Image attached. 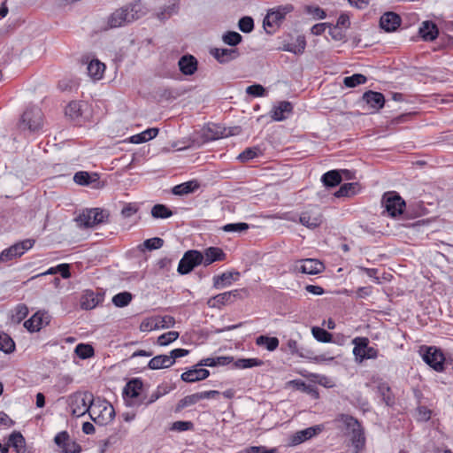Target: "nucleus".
<instances>
[{"label":"nucleus","mask_w":453,"mask_h":453,"mask_svg":"<svg viewBox=\"0 0 453 453\" xmlns=\"http://www.w3.org/2000/svg\"><path fill=\"white\" fill-rule=\"evenodd\" d=\"M73 180L78 185L88 186L91 182V177L87 172H77L73 176Z\"/></svg>","instance_id":"57"},{"label":"nucleus","mask_w":453,"mask_h":453,"mask_svg":"<svg viewBox=\"0 0 453 453\" xmlns=\"http://www.w3.org/2000/svg\"><path fill=\"white\" fill-rule=\"evenodd\" d=\"M143 383L141 379L134 378L131 379L124 388L123 395L125 398H130L127 400L128 405H134L133 399L137 398L142 389Z\"/></svg>","instance_id":"15"},{"label":"nucleus","mask_w":453,"mask_h":453,"mask_svg":"<svg viewBox=\"0 0 453 453\" xmlns=\"http://www.w3.org/2000/svg\"><path fill=\"white\" fill-rule=\"evenodd\" d=\"M173 214V211L165 204L157 203L151 208V216L155 219H167Z\"/></svg>","instance_id":"41"},{"label":"nucleus","mask_w":453,"mask_h":453,"mask_svg":"<svg viewBox=\"0 0 453 453\" xmlns=\"http://www.w3.org/2000/svg\"><path fill=\"white\" fill-rule=\"evenodd\" d=\"M11 250H13L12 245L1 252L0 262H9L12 261V259L19 257L16 255V252Z\"/></svg>","instance_id":"62"},{"label":"nucleus","mask_w":453,"mask_h":453,"mask_svg":"<svg viewBox=\"0 0 453 453\" xmlns=\"http://www.w3.org/2000/svg\"><path fill=\"white\" fill-rule=\"evenodd\" d=\"M257 345L265 348L269 351L276 349L279 346V339L277 337H270L267 335H259L256 339Z\"/></svg>","instance_id":"35"},{"label":"nucleus","mask_w":453,"mask_h":453,"mask_svg":"<svg viewBox=\"0 0 453 453\" xmlns=\"http://www.w3.org/2000/svg\"><path fill=\"white\" fill-rule=\"evenodd\" d=\"M70 440V436L66 431H62L57 434L54 438L55 443L62 449L63 446Z\"/></svg>","instance_id":"63"},{"label":"nucleus","mask_w":453,"mask_h":453,"mask_svg":"<svg viewBox=\"0 0 453 453\" xmlns=\"http://www.w3.org/2000/svg\"><path fill=\"white\" fill-rule=\"evenodd\" d=\"M250 228V225L245 222L229 223L222 226L223 231L227 233H242Z\"/></svg>","instance_id":"50"},{"label":"nucleus","mask_w":453,"mask_h":453,"mask_svg":"<svg viewBox=\"0 0 453 453\" xmlns=\"http://www.w3.org/2000/svg\"><path fill=\"white\" fill-rule=\"evenodd\" d=\"M104 293L87 289L81 298V307L87 311L92 310L104 301Z\"/></svg>","instance_id":"13"},{"label":"nucleus","mask_w":453,"mask_h":453,"mask_svg":"<svg viewBox=\"0 0 453 453\" xmlns=\"http://www.w3.org/2000/svg\"><path fill=\"white\" fill-rule=\"evenodd\" d=\"M90 418L99 426L109 424L115 417V410L113 406L105 400H95V403L90 406Z\"/></svg>","instance_id":"5"},{"label":"nucleus","mask_w":453,"mask_h":453,"mask_svg":"<svg viewBox=\"0 0 453 453\" xmlns=\"http://www.w3.org/2000/svg\"><path fill=\"white\" fill-rule=\"evenodd\" d=\"M362 100L372 110L379 111L385 104V96L380 92L368 90L363 94Z\"/></svg>","instance_id":"19"},{"label":"nucleus","mask_w":453,"mask_h":453,"mask_svg":"<svg viewBox=\"0 0 453 453\" xmlns=\"http://www.w3.org/2000/svg\"><path fill=\"white\" fill-rule=\"evenodd\" d=\"M147 13V9L141 1H135L125 7L116 10L108 19L111 28L126 26L142 18Z\"/></svg>","instance_id":"2"},{"label":"nucleus","mask_w":453,"mask_h":453,"mask_svg":"<svg viewBox=\"0 0 453 453\" xmlns=\"http://www.w3.org/2000/svg\"><path fill=\"white\" fill-rule=\"evenodd\" d=\"M246 93L250 96L258 97V96H265L266 95V90L260 84H253V85L247 87Z\"/></svg>","instance_id":"56"},{"label":"nucleus","mask_w":453,"mask_h":453,"mask_svg":"<svg viewBox=\"0 0 453 453\" xmlns=\"http://www.w3.org/2000/svg\"><path fill=\"white\" fill-rule=\"evenodd\" d=\"M203 258V255L199 250H190L186 251L179 262L178 273L181 275L189 273L196 266L202 265Z\"/></svg>","instance_id":"11"},{"label":"nucleus","mask_w":453,"mask_h":453,"mask_svg":"<svg viewBox=\"0 0 453 453\" xmlns=\"http://www.w3.org/2000/svg\"><path fill=\"white\" fill-rule=\"evenodd\" d=\"M294 10L292 4L278 6L268 12L263 21V27L267 34H273L285 19V16Z\"/></svg>","instance_id":"8"},{"label":"nucleus","mask_w":453,"mask_h":453,"mask_svg":"<svg viewBox=\"0 0 453 453\" xmlns=\"http://www.w3.org/2000/svg\"><path fill=\"white\" fill-rule=\"evenodd\" d=\"M50 322L47 313L36 312L29 319L26 320L24 326L30 332H37Z\"/></svg>","instance_id":"16"},{"label":"nucleus","mask_w":453,"mask_h":453,"mask_svg":"<svg viewBox=\"0 0 453 453\" xmlns=\"http://www.w3.org/2000/svg\"><path fill=\"white\" fill-rule=\"evenodd\" d=\"M65 114L71 119H77L81 115V105L79 102H71L65 108Z\"/></svg>","instance_id":"53"},{"label":"nucleus","mask_w":453,"mask_h":453,"mask_svg":"<svg viewBox=\"0 0 453 453\" xmlns=\"http://www.w3.org/2000/svg\"><path fill=\"white\" fill-rule=\"evenodd\" d=\"M311 332L313 337L319 342H329L332 340V334L324 328L314 326Z\"/></svg>","instance_id":"49"},{"label":"nucleus","mask_w":453,"mask_h":453,"mask_svg":"<svg viewBox=\"0 0 453 453\" xmlns=\"http://www.w3.org/2000/svg\"><path fill=\"white\" fill-rule=\"evenodd\" d=\"M373 383L377 384L376 388L382 396L383 402L388 406H393L395 404V397L391 394V389L388 385L385 382H382L381 380H374Z\"/></svg>","instance_id":"28"},{"label":"nucleus","mask_w":453,"mask_h":453,"mask_svg":"<svg viewBox=\"0 0 453 453\" xmlns=\"http://www.w3.org/2000/svg\"><path fill=\"white\" fill-rule=\"evenodd\" d=\"M338 420L351 431V441L357 452L363 449L365 444V436L360 422L348 414L339 415Z\"/></svg>","instance_id":"6"},{"label":"nucleus","mask_w":453,"mask_h":453,"mask_svg":"<svg viewBox=\"0 0 453 453\" xmlns=\"http://www.w3.org/2000/svg\"><path fill=\"white\" fill-rule=\"evenodd\" d=\"M322 215L319 213H312L311 211L302 212L299 217V222L311 229H314L322 224Z\"/></svg>","instance_id":"24"},{"label":"nucleus","mask_w":453,"mask_h":453,"mask_svg":"<svg viewBox=\"0 0 453 453\" xmlns=\"http://www.w3.org/2000/svg\"><path fill=\"white\" fill-rule=\"evenodd\" d=\"M164 242H164V240L162 238L153 237V238H150V239L145 240L143 242V246L147 250H157V249H160L161 247H163Z\"/></svg>","instance_id":"58"},{"label":"nucleus","mask_w":453,"mask_h":453,"mask_svg":"<svg viewBox=\"0 0 453 453\" xmlns=\"http://www.w3.org/2000/svg\"><path fill=\"white\" fill-rule=\"evenodd\" d=\"M74 351L76 355L82 359H86L94 355V349L89 344L80 343L75 347Z\"/></svg>","instance_id":"51"},{"label":"nucleus","mask_w":453,"mask_h":453,"mask_svg":"<svg viewBox=\"0 0 453 453\" xmlns=\"http://www.w3.org/2000/svg\"><path fill=\"white\" fill-rule=\"evenodd\" d=\"M262 155V150L259 147H249L246 148L242 153L239 154L237 158L241 162H248L255 157H257L258 156Z\"/></svg>","instance_id":"39"},{"label":"nucleus","mask_w":453,"mask_h":453,"mask_svg":"<svg viewBox=\"0 0 453 453\" xmlns=\"http://www.w3.org/2000/svg\"><path fill=\"white\" fill-rule=\"evenodd\" d=\"M301 265L299 271L306 274H318L324 271L325 266L322 262L318 259L306 258L300 261Z\"/></svg>","instance_id":"21"},{"label":"nucleus","mask_w":453,"mask_h":453,"mask_svg":"<svg viewBox=\"0 0 453 453\" xmlns=\"http://www.w3.org/2000/svg\"><path fill=\"white\" fill-rule=\"evenodd\" d=\"M239 29L243 33H250L254 29V20L251 17L244 16L239 19Z\"/></svg>","instance_id":"55"},{"label":"nucleus","mask_w":453,"mask_h":453,"mask_svg":"<svg viewBox=\"0 0 453 453\" xmlns=\"http://www.w3.org/2000/svg\"><path fill=\"white\" fill-rule=\"evenodd\" d=\"M233 303L230 299V294L227 292L220 293L215 296H213L211 300H209L208 303L211 307L219 308L221 305H226Z\"/></svg>","instance_id":"45"},{"label":"nucleus","mask_w":453,"mask_h":453,"mask_svg":"<svg viewBox=\"0 0 453 453\" xmlns=\"http://www.w3.org/2000/svg\"><path fill=\"white\" fill-rule=\"evenodd\" d=\"M35 242V241L34 239H25L18 242L12 245V251L16 252V255L20 257L27 250L33 248Z\"/></svg>","instance_id":"42"},{"label":"nucleus","mask_w":453,"mask_h":453,"mask_svg":"<svg viewBox=\"0 0 453 453\" xmlns=\"http://www.w3.org/2000/svg\"><path fill=\"white\" fill-rule=\"evenodd\" d=\"M418 352L424 362L430 368H443V365H450L453 368L451 357L436 346L423 345L419 348Z\"/></svg>","instance_id":"4"},{"label":"nucleus","mask_w":453,"mask_h":453,"mask_svg":"<svg viewBox=\"0 0 453 453\" xmlns=\"http://www.w3.org/2000/svg\"><path fill=\"white\" fill-rule=\"evenodd\" d=\"M259 358H239L232 356H214L199 360L188 368H199L201 366H230L231 368H252L264 365Z\"/></svg>","instance_id":"1"},{"label":"nucleus","mask_w":453,"mask_h":453,"mask_svg":"<svg viewBox=\"0 0 453 453\" xmlns=\"http://www.w3.org/2000/svg\"><path fill=\"white\" fill-rule=\"evenodd\" d=\"M367 81L366 77L361 73H355L351 76H347L343 80V84L348 88H355L357 85L364 84Z\"/></svg>","instance_id":"46"},{"label":"nucleus","mask_w":453,"mask_h":453,"mask_svg":"<svg viewBox=\"0 0 453 453\" xmlns=\"http://www.w3.org/2000/svg\"><path fill=\"white\" fill-rule=\"evenodd\" d=\"M342 180V175L339 170H331L325 173L321 177L323 185L326 188H334Z\"/></svg>","instance_id":"26"},{"label":"nucleus","mask_w":453,"mask_h":453,"mask_svg":"<svg viewBox=\"0 0 453 453\" xmlns=\"http://www.w3.org/2000/svg\"><path fill=\"white\" fill-rule=\"evenodd\" d=\"M401 17L393 12L384 13L380 19V27L386 32H393L401 25Z\"/></svg>","instance_id":"17"},{"label":"nucleus","mask_w":453,"mask_h":453,"mask_svg":"<svg viewBox=\"0 0 453 453\" xmlns=\"http://www.w3.org/2000/svg\"><path fill=\"white\" fill-rule=\"evenodd\" d=\"M306 47V41L303 36H298L296 43H287L281 48L282 50L300 55L303 53Z\"/></svg>","instance_id":"33"},{"label":"nucleus","mask_w":453,"mask_h":453,"mask_svg":"<svg viewBox=\"0 0 453 453\" xmlns=\"http://www.w3.org/2000/svg\"><path fill=\"white\" fill-rule=\"evenodd\" d=\"M203 263L204 266H208L216 261H224L226 254L219 247H210L204 250Z\"/></svg>","instance_id":"20"},{"label":"nucleus","mask_w":453,"mask_h":453,"mask_svg":"<svg viewBox=\"0 0 453 453\" xmlns=\"http://www.w3.org/2000/svg\"><path fill=\"white\" fill-rule=\"evenodd\" d=\"M179 11V0H173V2L168 5H165L162 10L157 13V17L159 20L164 21L169 19L172 15L177 13Z\"/></svg>","instance_id":"37"},{"label":"nucleus","mask_w":453,"mask_h":453,"mask_svg":"<svg viewBox=\"0 0 453 453\" xmlns=\"http://www.w3.org/2000/svg\"><path fill=\"white\" fill-rule=\"evenodd\" d=\"M200 187L197 180H193L176 185L173 188L172 192L175 196H184L195 192Z\"/></svg>","instance_id":"27"},{"label":"nucleus","mask_w":453,"mask_h":453,"mask_svg":"<svg viewBox=\"0 0 453 453\" xmlns=\"http://www.w3.org/2000/svg\"><path fill=\"white\" fill-rule=\"evenodd\" d=\"M15 348L13 340L5 333H0V350L4 353L12 352Z\"/></svg>","instance_id":"48"},{"label":"nucleus","mask_w":453,"mask_h":453,"mask_svg":"<svg viewBox=\"0 0 453 453\" xmlns=\"http://www.w3.org/2000/svg\"><path fill=\"white\" fill-rule=\"evenodd\" d=\"M305 11L315 19H323L326 16V12L319 6L307 5Z\"/></svg>","instance_id":"60"},{"label":"nucleus","mask_w":453,"mask_h":453,"mask_svg":"<svg viewBox=\"0 0 453 453\" xmlns=\"http://www.w3.org/2000/svg\"><path fill=\"white\" fill-rule=\"evenodd\" d=\"M210 53L220 64H226L240 56L239 50L236 48H214L211 50Z\"/></svg>","instance_id":"14"},{"label":"nucleus","mask_w":453,"mask_h":453,"mask_svg":"<svg viewBox=\"0 0 453 453\" xmlns=\"http://www.w3.org/2000/svg\"><path fill=\"white\" fill-rule=\"evenodd\" d=\"M305 372H302V375L305 377H311V380L325 388H330L335 386V381L332 378L326 377L321 374L309 373L308 370H304Z\"/></svg>","instance_id":"34"},{"label":"nucleus","mask_w":453,"mask_h":453,"mask_svg":"<svg viewBox=\"0 0 453 453\" xmlns=\"http://www.w3.org/2000/svg\"><path fill=\"white\" fill-rule=\"evenodd\" d=\"M289 383L293 385V387H295L297 390L307 393L314 399H318L319 397V394L317 388L312 385L306 384L300 380H291Z\"/></svg>","instance_id":"36"},{"label":"nucleus","mask_w":453,"mask_h":453,"mask_svg":"<svg viewBox=\"0 0 453 453\" xmlns=\"http://www.w3.org/2000/svg\"><path fill=\"white\" fill-rule=\"evenodd\" d=\"M9 443L13 447L17 453H25L26 441L24 436L19 432H12L9 436Z\"/></svg>","instance_id":"32"},{"label":"nucleus","mask_w":453,"mask_h":453,"mask_svg":"<svg viewBox=\"0 0 453 453\" xmlns=\"http://www.w3.org/2000/svg\"><path fill=\"white\" fill-rule=\"evenodd\" d=\"M293 106L288 101H281L271 111V117L275 121H282L292 112Z\"/></svg>","instance_id":"22"},{"label":"nucleus","mask_w":453,"mask_h":453,"mask_svg":"<svg viewBox=\"0 0 453 453\" xmlns=\"http://www.w3.org/2000/svg\"><path fill=\"white\" fill-rule=\"evenodd\" d=\"M388 216L395 218L403 212L405 208L404 200L395 191L386 192L381 200Z\"/></svg>","instance_id":"10"},{"label":"nucleus","mask_w":453,"mask_h":453,"mask_svg":"<svg viewBox=\"0 0 453 453\" xmlns=\"http://www.w3.org/2000/svg\"><path fill=\"white\" fill-rule=\"evenodd\" d=\"M68 409L72 416L81 417L91 411L95 403L94 395L88 391H77L67 397Z\"/></svg>","instance_id":"3"},{"label":"nucleus","mask_w":453,"mask_h":453,"mask_svg":"<svg viewBox=\"0 0 453 453\" xmlns=\"http://www.w3.org/2000/svg\"><path fill=\"white\" fill-rule=\"evenodd\" d=\"M88 73L95 80H99L103 77L105 65L98 59H92L88 64Z\"/></svg>","instance_id":"31"},{"label":"nucleus","mask_w":453,"mask_h":453,"mask_svg":"<svg viewBox=\"0 0 453 453\" xmlns=\"http://www.w3.org/2000/svg\"><path fill=\"white\" fill-rule=\"evenodd\" d=\"M132 298H133V295L130 292H127V291L120 292L112 297V303L116 307L122 308V307L128 305L130 303V302L132 301Z\"/></svg>","instance_id":"43"},{"label":"nucleus","mask_w":453,"mask_h":453,"mask_svg":"<svg viewBox=\"0 0 453 453\" xmlns=\"http://www.w3.org/2000/svg\"><path fill=\"white\" fill-rule=\"evenodd\" d=\"M358 184L356 182H349L342 184L340 188L334 193L336 197H345L355 195L357 192Z\"/></svg>","instance_id":"38"},{"label":"nucleus","mask_w":453,"mask_h":453,"mask_svg":"<svg viewBox=\"0 0 453 453\" xmlns=\"http://www.w3.org/2000/svg\"><path fill=\"white\" fill-rule=\"evenodd\" d=\"M222 41L225 44L235 47L242 41V36L235 31H227L222 35Z\"/></svg>","instance_id":"44"},{"label":"nucleus","mask_w":453,"mask_h":453,"mask_svg":"<svg viewBox=\"0 0 453 453\" xmlns=\"http://www.w3.org/2000/svg\"><path fill=\"white\" fill-rule=\"evenodd\" d=\"M167 355H158L154 357L148 363L147 368H170L171 362Z\"/></svg>","instance_id":"40"},{"label":"nucleus","mask_w":453,"mask_h":453,"mask_svg":"<svg viewBox=\"0 0 453 453\" xmlns=\"http://www.w3.org/2000/svg\"><path fill=\"white\" fill-rule=\"evenodd\" d=\"M42 111L40 108L33 106L27 108L21 116L19 127L30 132H37L42 127Z\"/></svg>","instance_id":"9"},{"label":"nucleus","mask_w":453,"mask_h":453,"mask_svg":"<svg viewBox=\"0 0 453 453\" xmlns=\"http://www.w3.org/2000/svg\"><path fill=\"white\" fill-rule=\"evenodd\" d=\"M354 344L353 354L356 359L363 361L364 359L375 358L378 354V350L369 346V340L365 337H356L352 341Z\"/></svg>","instance_id":"12"},{"label":"nucleus","mask_w":453,"mask_h":453,"mask_svg":"<svg viewBox=\"0 0 453 453\" xmlns=\"http://www.w3.org/2000/svg\"><path fill=\"white\" fill-rule=\"evenodd\" d=\"M178 66L182 74L189 76L197 71L198 62L193 55L186 54L179 59Z\"/></svg>","instance_id":"18"},{"label":"nucleus","mask_w":453,"mask_h":453,"mask_svg":"<svg viewBox=\"0 0 453 453\" xmlns=\"http://www.w3.org/2000/svg\"><path fill=\"white\" fill-rule=\"evenodd\" d=\"M321 431L319 426H311L297 433V441H304Z\"/></svg>","instance_id":"52"},{"label":"nucleus","mask_w":453,"mask_h":453,"mask_svg":"<svg viewBox=\"0 0 453 453\" xmlns=\"http://www.w3.org/2000/svg\"><path fill=\"white\" fill-rule=\"evenodd\" d=\"M245 453H278L276 449H268L264 446L250 447L245 450Z\"/></svg>","instance_id":"64"},{"label":"nucleus","mask_w":453,"mask_h":453,"mask_svg":"<svg viewBox=\"0 0 453 453\" xmlns=\"http://www.w3.org/2000/svg\"><path fill=\"white\" fill-rule=\"evenodd\" d=\"M194 427V424L191 421H175L173 423L171 430L177 432H184L192 430Z\"/></svg>","instance_id":"59"},{"label":"nucleus","mask_w":453,"mask_h":453,"mask_svg":"<svg viewBox=\"0 0 453 453\" xmlns=\"http://www.w3.org/2000/svg\"><path fill=\"white\" fill-rule=\"evenodd\" d=\"M61 449L63 453H80L81 447L76 441L69 440Z\"/></svg>","instance_id":"61"},{"label":"nucleus","mask_w":453,"mask_h":453,"mask_svg":"<svg viewBox=\"0 0 453 453\" xmlns=\"http://www.w3.org/2000/svg\"><path fill=\"white\" fill-rule=\"evenodd\" d=\"M109 211L101 208L86 209L80 213L75 221L78 226L84 228L93 227L108 221Z\"/></svg>","instance_id":"7"},{"label":"nucleus","mask_w":453,"mask_h":453,"mask_svg":"<svg viewBox=\"0 0 453 453\" xmlns=\"http://www.w3.org/2000/svg\"><path fill=\"white\" fill-rule=\"evenodd\" d=\"M200 396L199 393L192 394L189 395L185 396L181 400L179 401L177 406H176V411H180L182 409L191 406L193 404H196L197 402H199Z\"/></svg>","instance_id":"47"},{"label":"nucleus","mask_w":453,"mask_h":453,"mask_svg":"<svg viewBox=\"0 0 453 453\" xmlns=\"http://www.w3.org/2000/svg\"><path fill=\"white\" fill-rule=\"evenodd\" d=\"M179 337V333L176 332V331H169L167 333H165L163 334H161L158 338H157V343L161 346H165V345H168L170 344L171 342H174L175 340H177Z\"/></svg>","instance_id":"54"},{"label":"nucleus","mask_w":453,"mask_h":453,"mask_svg":"<svg viewBox=\"0 0 453 453\" xmlns=\"http://www.w3.org/2000/svg\"><path fill=\"white\" fill-rule=\"evenodd\" d=\"M209 375V370H187L180 377L183 381L196 382L205 380Z\"/></svg>","instance_id":"29"},{"label":"nucleus","mask_w":453,"mask_h":453,"mask_svg":"<svg viewBox=\"0 0 453 453\" xmlns=\"http://www.w3.org/2000/svg\"><path fill=\"white\" fill-rule=\"evenodd\" d=\"M158 131L159 130L157 127L148 128L140 134L132 135L129 138V141L134 144L143 143L155 138L157 135Z\"/></svg>","instance_id":"30"},{"label":"nucleus","mask_w":453,"mask_h":453,"mask_svg":"<svg viewBox=\"0 0 453 453\" xmlns=\"http://www.w3.org/2000/svg\"><path fill=\"white\" fill-rule=\"evenodd\" d=\"M418 34L424 41L432 42L437 38L439 29L434 22L426 20L422 23Z\"/></svg>","instance_id":"23"},{"label":"nucleus","mask_w":453,"mask_h":453,"mask_svg":"<svg viewBox=\"0 0 453 453\" xmlns=\"http://www.w3.org/2000/svg\"><path fill=\"white\" fill-rule=\"evenodd\" d=\"M240 277L239 272H226L223 273L220 275H217L213 277V287L217 289H219L225 286H229L231 284V280H238Z\"/></svg>","instance_id":"25"}]
</instances>
